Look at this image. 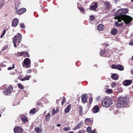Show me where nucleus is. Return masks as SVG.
I'll list each match as a JSON object with an SVG mask.
<instances>
[{
  "mask_svg": "<svg viewBox=\"0 0 133 133\" xmlns=\"http://www.w3.org/2000/svg\"><path fill=\"white\" fill-rule=\"evenodd\" d=\"M12 89V86L10 85L4 89L3 90V92L5 95H7L11 93Z\"/></svg>",
  "mask_w": 133,
  "mask_h": 133,
  "instance_id": "obj_5",
  "label": "nucleus"
},
{
  "mask_svg": "<svg viewBox=\"0 0 133 133\" xmlns=\"http://www.w3.org/2000/svg\"><path fill=\"white\" fill-rule=\"evenodd\" d=\"M133 86H132V89H131V92H132L133 93Z\"/></svg>",
  "mask_w": 133,
  "mask_h": 133,
  "instance_id": "obj_55",
  "label": "nucleus"
},
{
  "mask_svg": "<svg viewBox=\"0 0 133 133\" xmlns=\"http://www.w3.org/2000/svg\"><path fill=\"white\" fill-rule=\"evenodd\" d=\"M78 8L83 13H84L85 12V10L82 7H78Z\"/></svg>",
  "mask_w": 133,
  "mask_h": 133,
  "instance_id": "obj_32",
  "label": "nucleus"
},
{
  "mask_svg": "<svg viewBox=\"0 0 133 133\" xmlns=\"http://www.w3.org/2000/svg\"><path fill=\"white\" fill-rule=\"evenodd\" d=\"M106 5L105 9L106 10H108L109 9L110 7V5L109 3L106 2L105 3Z\"/></svg>",
  "mask_w": 133,
  "mask_h": 133,
  "instance_id": "obj_24",
  "label": "nucleus"
},
{
  "mask_svg": "<svg viewBox=\"0 0 133 133\" xmlns=\"http://www.w3.org/2000/svg\"><path fill=\"white\" fill-rule=\"evenodd\" d=\"M78 109L79 114L81 116H82L83 114L82 107L81 105H79L78 107Z\"/></svg>",
  "mask_w": 133,
  "mask_h": 133,
  "instance_id": "obj_14",
  "label": "nucleus"
},
{
  "mask_svg": "<svg viewBox=\"0 0 133 133\" xmlns=\"http://www.w3.org/2000/svg\"><path fill=\"white\" fill-rule=\"evenodd\" d=\"M111 77L112 79L114 80H116L118 78V77L115 74H112L111 76Z\"/></svg>",
  "mask_w": 133,
  "mask_h": 133,
  "instance_id": "obj_25",
  "label": "nucleus"
},
{
  "mask_svg": "<svg viewBox=\"0 0 133 133\" xmlns=\"http://www.w3.org/2000/svg\"><path fill=\"white\" fill-rule=\"evenodd\" d=\"M132 60H133V55L132 56Z\"/></svg>",
  "mask_w": 133,
  "mask_h": 133,
  "instance_id": "obj_61",
  "label": "nucleus"
},
{
  "mask_svg": "<svg viewBox=\"0 0 133 133\" xmlns=\"http://www.w3.org/2000/svg\"><path fill=\"white\" fill-rule=\"evenodd\" d=\"M21 118L23 122L24 123L27 122L29 121L26 116L23 115H21Z\"/></svg>",
  "mask_w": 133,
  "mask_h": 133,
  "instance_id": "obj_13",
  "label": "nucleus"
},
{
  "mask_svg": "<svg viewBox=\"0 0 133 133\" xmlns=\"http://www.w3.org/2000/svg\"><path fill=\"white\" fill-rule=\"evenodd\" d=\"M118 20V22H121L122 21V20H123L124 21V18L121 17H119L118 18L116 17Z\"/></svg>",
  "mask_w": 133,
  "mask_h": 133,
  "instance_id": "obj_33",
  "label": "nucleus"
},
{
  "mask_svg": "<svg viewBox=\"0 0 133 133\" xmlns=\"http://www.w3.org/2000/svg\"><path fill=\"white\" fill-rule=\"evenodd\" d=\"M97 7L98 3L97 2H95L94 5L90 6V8H89V9L90 10L91 9L92 10H94L96 9Z\"/></svg>",
  "mask_w": 133,
  "mask_h": 133,
  "instance_id": "obj_15",
  "label": "nucleus"
},
{
  "mask_svg": "<svg viewBox=\"0 0 133 133\" xmlns=\"http://www.w3.org/2000/svg\"><path fill=\"white\" fill-rule=\"evenodd\" d=\"M78 133H81V131H79L78 132Z\"/></svg>",
  "mask_w": 133,
  "mask_h": 133,
  "instance_id": "obj_62",
  "label": "nucleus"
},
{
  "mask_svg": "<svg viewBox=\"0 0 133 133\" xmlns=\"http://www.w3.org/2000/svg\"><path fill=\"white\" fill-rule=\"evenodd\" d=\"M111 67L113 69H116L120 71H122L124 69L123 66L120 64H118L117 65L112 64Z\"/></svg>",
  "mask_w": 133,
  "mask_h": 133,
  "instance_id": "obj_6",
  "label": "nucleus"
},
{
  "mask_svg": "<svg viewBox=\"0 0 133 133\" xmlns=\"http://www.w3.org/2000/svg\"><path fill=\"white\" fill-rule=\"evenodd\" d=\"M123 18H124V21L127 24H128L132 20V18L131 17L126 15L123 17Z\"/></svg>",
  "mask_w": 133,
  "mask_h": 133,
  "instance_id": "obj_7",
  "label": "nucleus"
},
{
  "mask_svg": "<svg viewBox=\"0 0 133 133\" xmlns=\"http://www.w3.org/2000/svg\"><path fill=\"white\" fill-rule=\"evenodd\" d=\"M24 55L25 57H29L30 55L28 51L24 52Z\"/></svg>",
  "mask_w": 133,
  "mask_h": 133,
  "instance_id": "obj_37",
  "label": "nucleus"
},
{
  "mask_svg": "<svg viewBox=\"0 0 133 133\" xmlns=\"http://www.w3.org/2000/svg\"><path fill=\"white\" fill-rule=\"evenodd\" d=\"M106 53V50L105 49H102L101 50L100 52V55L102 56Z\"/></svg>",
  "mask_w": 133,
  "mask_h": 133,
  "instance_id": "obj_29",
  "label": "nucleus"
},
{
  "mask_svg": "<svg viewBox=\"0 0 133 133\" xmlns=\"http://www.w3.org/2000/svg\"><path fill=\"white\" fill-rule=\"evenodd\" d=\"M117 30L115 28L113 29L111 32V34L114 35H116L117 34Z\"/></svg>",
  "mask_w": 133,
  "mask_h": 133,
  "instance_id": "obj_22",
  "label": "nucleus"
},
{
  "mask_svg": "<svg viewBox=\"0 0 133 133\" xmlns=\"http://www.w3.org/2000/svg\"><path fill=\"white\" fill-rule=\"evenodd\" d=\"M66 102V98L65 97H64L62 99V101L61 103L62 105H63V104L65 102Z\"/></svg>",
  "mask_w": 133,
  "mask_h": 133,
  "instance_id": "obj_41",
  "label": "nucleus"
},
{
  "mask_svg": "<svg viewBox=\"0 0 133 133\" xmlns=\"http://www.w3.org/2000/svg\"><path fill=\"white\" fill-rule=\"evenodd\" d=\"M129 44L130 45H133V41H132V42H130L129 43Z\"/></svg>",
  "mask_w": 133,
  "mask_h": 133,
  "instance_id": "obj_53",
  "label": "nucleus"
},
{
  "mask_svg": "<svg viewBox=\"0 0 133 133\" xmlns=\"http://www.w3.org/2000/svg\"><path fill=\"white\" fill-rule=\"evenodd\" d=\"M56 113V111L55 109H53L52 111V115L54 116V115Z\"/></svg>",
  "mask_w": 133,
  "mask_h": 133,
  "instance_id": "obj_42",
  "label": "nucleus"
},
{
  "mask_svg": "<svg viewBox=\"0 0 133 133\" xmlns=\"http://www.w3.org/2000/svg\"><path fill=\"white\" fill-rule=\"evenodd\" d=\"M88 99L87 95L86 94H84L82 95L81 97L82 102L85 103L87 101Z\"/></svg>",
  "mask_w": 133,
  "mask_h": 133,
  "instance_id": "obj_11",
  "label": "nucleus"
},
{
  "mask_svg": "<svg viewBox=\"0 0 133 133\" xmlns=\"http://www.w3.org/2000/svg\"><path fill=\"white\" fill-rule=\"evenodd\" d=\"M128 11L126 9H121L117 11L115 14V16L117 18L119 17H123L127 13Z\"/></svg>",
  "mask_w": 133,
  "mask_h": 133,
  "instance_id": "obj_2",
  "label": "nucleus"
},
{
  "mask_svg": "<svg viewBox=\"0 0 133 133\" xmlns=\"http://www.w3.org/2000/svg\"><path fill=\"white\" fill-rule=\"evenodd\" d=\"M70 129V128L69 127H64L63 129V130L65 131H68Z\"/></svg>",
  "mask_w": 133,
  "mask_h": 133,
  "instance_id": "obj_40",
  "label": "nucleus"
},
{
  "mask_svg": "<svg viewBox=\"0 0 133 133\" xmlns=\"http://www.w3.org/2000/svg\"><path fill=\"white\" fill-rule=\"evenodd\" d=\"M26 11V9L24 8L21 9L18 11V13L19 15H21L24 13Z\"/></svg>",
  "mask_w": 133,
  "mask_h": 133,
  "instance_id": "obj_17",
  "label": "nucleus"
},
{
  "mask_svg": "<svg viewBox=\"0 0 133 133\" xmlns=\"http://www.w3.org/2000/svg\"><path fill=\"white\" fill-rule=\"evenodd\" d=\"M50 113H48L47 115L45 117V120L47 121H49L50 117Z\"/></svg>",
  "mask_w": 133,
  "mask_h": 133,
  "instance_id": "obj_23",
  "label": "nucleus"
},
{
  "mask_svg": "<svg viewBox=\"0 0 133 133\" xmlns=\"http://www.w3.org/2000/svg\"><path fill=\"white\" fill-rule=\"evenodd\" d=\"M61 125V124H57V126L58 127H59Z\"/></svg>",
  "mask_w": 133,
  "mask_h": 133,
  "instance_id": "obj_56",
  "label": "nucleus"
},
{
  "mask_svg": "<svg viewBox=\"0 0 133 133\" xmlns=\"http://www.w3.org/2000/svg\"><path fill=\"white\" fill-rule=\"evenodd\" d=\"M18 19L17 18H15L12 22V26L13 27H16L18 25Z\"/></svg>",
  "mask_w": 133,
  "mask_h": 133,
  "instance_id": "obj_10",
  "label": "nucleus"
},
{
  "mask_svg": "<svg viewBox=\"0 0 133 133\" xmlns=\"http://www.w3.org/2000/svg\"><path fill=\"white\" fill-rule=\"evenodd\" d=\"M99 109V108L98 106L95 105L93 108L92 110L94 113H96L98 112Z\"/></svg>",
  "mask_w": 133,
  "mask_h": 133,
  "instance_id": "obj_16",
  "label": "nucleus"
},
{
  "mask_svg": "<svg viewBox=\"0 0 133 133\" xmlns=\"http://www.w3.org/2000/svg\"><path fill=\"white\" fill-rule=\"evenodd\" d=\"M85 123V124L90 125H91L93 123L92 120H91L89 118H86L84 120Z\"/></svg>",
  "mask_w": 133,
  "mask_h": 133,
  "instance_id": "obj_9",
  "label": "nucleus"
},
{
  "mask_svg": "<svg viewBox=\"0 0 133 133\" xmlns=\"http://www.w3.org/2000/svg\"><path fill=\"white\" fill-rule=\"evenodd\" d=\"M36 108H34L31 110L30 111V114H35L36 112Z\"/></svg>",
  "mask_w": 133,
  "mask_h": 133,
  "instance_id": "obj_27",
  "label": "nucleus"
},
{
  "mask_svg": "<svg viewBox=\"0 0 133 133\" xmlns=\"http://www.w3.org/2000/svg\"><path fill=\"white\" fill-rule=\"evenodd\" d=\"M32 72V70L31 69H28L27 71V72L28 73H31Z\"/></svg>",
  "mask_w": 133,
  "mask_h": 133,
  "instance_id": "obj_51",
  "label": "nucleus"
},
{
  "mask_svg": "<svg viewBox=\"0 0 133 133\" xmlns=\"http://www.w3.org/2000/svg\"><path fill=\"white\" fill-rule=\"evenodd\" d=\"M24 51H22L21 52H17V54L18 56H22L24 55Z\"/></svg>",
  "mask_w": 133,
  "mask_h": 133,
  "instance_id": "obj_28",
  "label": "nucleus"
},
{
  "mask_svg": "<svg viewBox=\"0 0 133 133\" xmlns=\"http://www.w3.org/2000/svg\"><path fill=\"white\" fill-rule=\"evenodd\" d=\"M35 130L37 133H42V129L39 127H37L35 128Z\"/></svg>",
  "mask_w": 133,
  "mask_h": 133,
  "instance_id": "obj_20",
  "label": "nucleus"
},
{
  "mask_svg": "<svg viewBox=\"0 0 133 133\" xmlns=\"http://www.w3.org/2000/svg\"><path fill=\"white\" fill-rule=\"evenodd\" d=\"M87 131L88 133H89L91 131V128L90 127H88L87 129Z\"/></svg>",
  "mask_w": 133,
  "mask_h": 133,
  "instance_id": "obj_38",
  "label": "nucleus"
},
{
  "mask_svg": "<svg viewBox=\"0 0 133 133\" xmlns=\"http://www.w3.org/2000/svg\"><path fill=\"white\" fill-rule=\"evenodd\" d=\"M109 45L108 44H106L105 45V46H108Z\"/></svg>",
  "mask_w": 133,
  "mask_h": 133,
  "instance_id": "obj_60",
  "label": "nucleus"
},
{
  "mask_svg": "<svg viewBox=\"0 0 133 133\" xmlns=\"http://www.w3.org/2000/svg\"><path fill=\"white\" fill-rule=\"evenodd\" d=\"M2 70V68H0V71H1Z\"/></svg>",
  "mask_w": 133,
  "mask_h": 133,
  "instance_id": "obj_63",
  "label": "nucleus"
},
{
  "mask_svg": "<svg viewBox=\"0 0 133 133\" xmlns=\"http://www.w3.org/2000/svg\"><path fill=\"white\" fill-rule=\"evenodd\" d=\"M93 98L90 97L89 99V104H91Z\"/></svg>",
  "mask_w": 133,
  "mask_h": 133,
  "instance_id": "obj_45",
  "label": "nucleus"
},
{
  "mask_svg": "<svg viewBox=\"0 0 133 133\" xmlns=\"http://www.w3.org/2000/svg\"><path fill=\"white\" fill-rule=\"evenodd\" d=\"M22 64L24 67L26 68L30 67L31 66V61L30 59L28 58H25L22 63Z\"/></svg>",
  "mask_w": 133,
  "mask_h": 133,
  "instance_id": "obj_4",
  "label": "nucleus"
},
{
  "mask_svg": "<svg viewBox=\"0 0 133 133\" xmlns=\"http://www.w3.org/2000/svg\"><path fill=\"white\" fill-rule=\"evenodd\" d=\"M104 28V26L103 25L100 24L97 26V29L99 31H101Z\"/></svg>",
  "mask_w": 133,
  "mask_h": 133,
  "instance_id": "obj_21",
  "label": "nucleus"
},
{
  "mask_svg": "<svg viewBox=\"0 0 133 133\" xmlns=\"http://www.w3.org/2000/svg\"><path fill=\"white\" fill-rule=\"evenodd\" d=\"M11 74H12V75H14L15 74V72H13Z\"/></svg>",
  "mask_w": 133,
  "mask_h": 133,
  "instance_id": "obj_58",
  "label": "nucleus"
},
{
  "mask_svg": "<svg viewBox=\"0 0 133 133\" xmlns=\"http://www.w3.org/2000/svg\"><path fill=\"white\" fill-rule=\"evenodd\" d=\"M14 131L15 133H22L23 132V129L21 127L17 126L14 128Z\"/></svg>",
  "mask_w": 133,
  "mask_h": 133,
  "instance_id": "obj_8",
  "label": "nucleus"
},
{
  "mask_svg": "<svg viewBox=\"0 0 133 133\" xmlns=\"http://www.w3.org/2000/svg\"><path fill=\"white\" fill-rule=\"evenodd\" d=\"M8 47L7 45H5L2 49V51H3L5 50H6Z\"/></svg>",
  "mask_w": 133,
  "mask_h": 133,
  "instance_id": "obj_47",
  "label": "nucleus"
},
{
  "mask_svg": "<svg viewBox=\"0 0 133 133\" xmlns=\"http://www.w3.org/2000/svg\"><path fill=\"white\" fill-rule=\"evenodd\" d=\"M90 20L92 21H94V19L95 17L93 16H90Z\"/></svg>",
  "mask_w": 133,
  "mask_h": 133,
  "instance_id": "obj_46",
  "label": "nucleus"
},
{
  "mask_svg": "<svg viewBox=\"0 0 133 133\" xmlns=\"http://www.w3.org/2000/svg\"><path fill=\"white\" fill-rule=\"evenodd\" d=\"M132 81L131 80H126L123 83V84L125 86H128L130 85L132 82Z\"/></svg>",
  "mask_w": 133,
  "mask_h": 133,
  "instance_id": "obj_12",
  "label": "nucleus"
},
{
  "mask_svg": "<svg viewBox=\"0 0 133 133\" xmlns=\"http://www.w3.org/2000/svg\"><path fill=\"white\" fill-rule=\"evenodd\" d=\"M15 68V64H14L12 65V67H9L8 68V70H10L12 69H14Z\"/></svg>",
  "mask_w": 133,
  "mask_h": 133,
  "instance_id": "obj_39",
  "label": "nucleus"
},
{
  "mask_svg": "<svg viewBox=\"0 0 133 133\" xmlns=\"http://www.w3.org/2000/svg\"><path fill=\"white\" fill-rule=\"evenodd\" d=\"M14 44V46L16 48V43H13Z\"/></svg>",
  "mask_w": 133,
  "mask_h": 133,
  "instance_id": "obj_54",
  "label": "nucleus"
},
{
  "mask_svg": "<svg viewBox=\"0 0 133 133\" xmlns=\"http://www.w3.org/2000/svg\"><path fill=\"white\" fill-rule=\"evenodd\" d=\"M18 88H19L22 89H24V86H23L21 84L19 83L18 84Z\"/></svg>",
  "mask_w": 133,
  "mask_h": 133,
  "instance_id": "obj_34",
  "label": "nucleus"
},
{
  "mask_svg": "<svg viewBox=\"0 0 133 133\" xmlns=\"http://www.w3.org/2000/svg\"><path fill=\"white\" fill-rule=\"evenodd\" d=\"M17 36L15 35V37L13 38V43H16L17 40Z\"/></svg>",
  "mask_w": 133,
  "mask_h": 133,
  "instance_id": "obj_31",
  "label": "nucleus"
},
{
  "mask_svg": "<svg viewBox=\"0 0 133 133\" xmlns=\"http://www.w3.org/2000/svg\"><path fill=\"white\" fill-rule=\"evenodd\" d=\"M106 92L108 93L109 94H111L112 93V90L111 89H108L106 90Z\"/></svg>",
  "mask_w": 133,
  "mask_h": 133,
  "instance_id": "obj_35",
  "label": "nucleus"
},
{
  "mask_svg": "<svg viewBox=\"0 0 133 133\" xmlns=\"http://www.w3.org/2000/svg\"><path fill=\"white\" fill-rule=\"evenodd\" d=\"M71 104L68 105L66 108L65 109L64 111L66 113H68L71 108Z\"/></svg>",
  "mask_w": 133,
  "mask_h": 133,
  "instance_id": "obj_18",
  "label": "nucleus"
},
{
  "mask_svg": "<svg viewBox=\"0 0 133 133\" xmlns=\"http://www.w3.org/2000/svg\"><path fill=\"white\" fill-rule=\"evenodd\" d=\"M6 32V30L5 29V30H3V32L0 36V37L1 38H2L3 37V36H4V35L5 34Z\"/></svg>",
  "mask_w": 133,
  "mask_h": 133,
  "instance_id": "obj_36",
  "label": "nucleus"
},
{
  "mask_svg": "<svg viewBox=\"0 0 133 133\" xmlns=\"http://www.w3.org/2000/svg\"><path fill=\"white\" fill-rule=\"evenodd\" d=\"M102 104L103 107L107 108L112 105V101L110 98L105 97V98L102 101Z\"/></svg>",
  "mask_w": 133,
  "mask_h": 133,
  "instance_id": "obj_1",
  "label": "nucleus"
},
{
  "mask_svg": "<svg viewBox=\"0 0 133 133\" xmlns=\"http://www.w3.org/2000/svg\"><path fill=\"white\" fill-rule=\"evenodd\" d=\"M17 35V39L18 38V42L19 43L21 41L22 36L19 33H18Z\"/></svg>",
  "mask_w": 133,
  "mask_h": 133,
  "instance_id": "obj_26",
  "label": "nucleus"
},
{
  "mask_svg": "<svg viewBox=\"0 0 133 133\" xmlns=\"http://www.w3.org/2000/svg\"><path fill=\"white\" fill-rule=\"evenodd\" d=\"M115 25L117 27H118L119 26V23L118 22L115 21Z\"/></svg>",
  "mask_w": 133,
  "mask_h": 133,
  "instance_id": "obj_44",
  "label": "nucleus"
},
{
  "mask_svg": "<svg viewBox=\"0 0 133 133\" xmlns=\"http://www.w3.org/2000/svg\"><path fill=\"white\" fill-rule=\"evenodd\" d=\"M122 24H123L122 23H119V25H120L122 26Z\"/></svg>",
  "mask_w": 133,
  "mask_h": 133,
  "instance_id": "obj_59",
  "label": "nucleus"
},
{
  "mask_svg": "<svg viewBox=\"0 0 133 133\" xmlns=\"http://www.w3.org/2000/svg\"><path fill=\"white\" fill-rule=\"evenodd\" d=\"M111 56V54L109 52V53H107L106 54V56L107 57H110Z\"/></svg>",
  "mask_w": 133,
  "mask_h": 133,
  "instance_id": "obj_48",
  "label": "nucleus"
},
{
  "mask_svg": "<svg viewBox=\"0 0 133 133\" xmlns=\"http://www.w3.org/2000/svg\"><path fill=\"white\" fill-rule=\"evenodd\" d=\"M96 130H94L92 131H91L89 133H95Z\"/></svg>",
  "mask_w": 133,
  "mask_h": 133,
  "instance_id": "obj_52",
  "label": "nucleus"
},
{
  "mask_svg": "<svg viewBox=\"0 0 133 133\" xmlns=\"http://www.w3.org/2000/svg\"><path fill=\"white\" fill-rule=\"evenodd\" d=\"M79 128L78 126V125H77L76 126L74 127V128H73V130H75Z\"/></svg>",
  "mask_w": 133,
  "mask_h": 133,
  "instance_id": "obj_49",
  "label": "nucleus"
},
{
  "mask_svg": "<svg viewBox=\"0 0 133 133\" xmlns=\"http://www.w3.org/2000/svg\"><path fill=\"white\" fill-rule=\"evenodd\" d=\"M20 27L22 29H24L25 28V26H24V24L23 23H22L20 24Z\"/></svg>",
  "mask_w": 133,
  "mask_h": 133,
  "instance_id": "obj_43",
  "label": "nucleus"
},
{
  "mask_svg": "<svg viewBox=\"0 0 133 133\" xmlns=\"http://www.w3.org/2000/svg\"><path fill=\"white\" fill-rule=\"evenodd\" d=\"M118 103L122 107L125 106L127 104L128 101L126 97H120L118 101Z\"/></svg>",
  "mask_w": 133,
  "mask_h": 133,
  "instance_id": "obj_3",
  "label": "nucleus"
},
{
  "mask_svg": "<svg viewBox=\"0 0 133 133\" xmlns=\"http://www.w3.org/2000/svg\"><path fill=\"white\" fill-rule=\"evenodd\" d=\"M31 77V76L30 75L26 77H24L23 78H21V77H19V79H21L22 81H24L25 80H29L30 78Z\"/></svg>",
  "mask_w": 133,
  "mask_h": 133,
  "instance_id": "obj_19",
  "label": "nucleus"
},
{
  "mask_svg": "<svg viewBox=\"0 0 133 133\" xmlns=\"http://www.w3.org/2000/svg\"><path fill=\"white\" fill-rule=\"evenodd\" d=\"M116 85V83L114 82H113L112 83V84L111 86L112 87H114L115 86V85Z\"/></svg>",
  "mask_w": 133,
  "mask_h": 133,
  "instance_id": "obj_50",
  "label": "nucleus"
},
{
  "mask_svg": "<svg viewBox=\"0 0 133 133\" xmlns=\"http://www.w3.org/2000/svg\"><path fill=\"white\" fill-rule=\"evenodd\" d=\"M84 123L82 121H81L79 123L77 124V125L78 126L79 128H80L83 124Z\"/></svg>",
  "mask_w": 133,
  "mask_h": 133,
  "instance_id": "obj_30",
  "label": "nucleus"
},
{
  "mask_svg": "<svg viewBox=\"0 0 133 133\" xmlns=\"http://www.w3.org/2000/svg\"><path fill=\"white\" fill-rule=\"evenodd\" d=\"M131 1L133 2V0H131Z\"/></svg>",
  "mask_w": 133,
  "mask_h": 133,
  "instance_id": "obj_64",
  "label": "nucleus"
},
{
  "mask_svg": "<svg viewBox=\"0 0 133 133\" xmlns=\"http://www.w3.org/2000/svg\"><path fill=\"white\" fill-rule=\"evenodd\" d=\"M41 104V103H37V105H40Z\"/></svg>",
  "mask_w": 133,
  "mask_h": 133,
  "instance_id": "obj_57",
  "label": "nucleus"
}]
</instances>
